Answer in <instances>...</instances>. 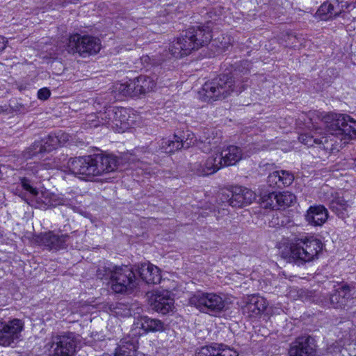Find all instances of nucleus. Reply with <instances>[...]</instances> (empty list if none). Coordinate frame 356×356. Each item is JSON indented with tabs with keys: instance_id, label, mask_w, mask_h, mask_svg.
Instances as JSON below:
<instances>
[{
	"instance_id": "nucleus-1",
	"label": "nucleus",
	"mask_w": 356,
	"mask_h": 356,
	"mask_svg": "<svg viewBox=\"0 0 356 356\" xmlns=\"http://www.w3.org/2000/svg\"><path fill=\"white\" fill-rule=\"evenodd\" d=\"M321 122L327 133H323L321 127H316L312 123L314 129L300 134L299 141L308 147H316L326 152H332L335 149V138L341 140L356 138V120L348 115L327 114L323 116Z\"/></svg>"
},
{
	"instance_id": "nucleus-2",
	"label": "nucleus",
	"mask_w": 356,
	"mask_h": 356,
	"mask_svg": "<svg viewBox=\"0 0 356 356\" xmlns=\"http://www.w3.org/2000/svg\"><path fill=\"white\" fill-rule=\"evenodd\" d=\"M118 161L113 155L97 154L71 158L67 162L69 170L74 175L90 179L118 169Z\"/></svg>"
},
{
	"instance_id": "nucleus-3",
	"label": "nucleus",
	"mask_w": 356,
	"mask_h": 356,
	"mask_svg": "<svg viewBox=\"0 0 356 356\" xmlns=\"http://www.w3.org/2000/svg\"><path fill=\"white\" fill-rule=\"evenodd\" d=\"M209 24L193 26L183 31L169 45V51L172 56L181 58L208 44L212 38Z\"/></svg>"
},
{
	"instance_id": "nucleus-4",
	"label": "nucleus",
	"mask_w": 356,
	"mask_h": 356,
	"mask_svg": "<svg viewBox=\"0 0 356 356\" xmlns=\"http://www.w3.org/2000/svg\"><path fill=\"white\" fill-rule=\"evenodd\" d=\"M241 81H236L228 74H222L207 81L198 92V97L202 101H215L225 99L232 93L239 94L243 91Z\"/></svg>"
},
{
	"instance_id": "nucleus-5",
	"label": "nucleus",
	"mask_w": 356,
	"mask_h": 356,
	"mask_svg": "<svg viewBox=\"0 0 356 356\" xmlns=\"http://www.w3.org/2000/svg\"><path fill=\"white\" fill-rule=\"evenodd\" d=\"M328 284L333 288L329 296L325 293H318L314 296V302L323 307L342 309L347 305L350 300L353 298L355 291L353 285L348 284H337V285H335L330 282Z\"/></svg>"
},
{
	"instance_id": "nucleus-6",
	"label": "nucleus",
	"mask_w": 356,
	"mask_h": 356,
	"mask_svg": "<svg viewBox=\"0 0 356 356\" xmlns=\"http://www.w3.org/2000/svg\"><path fill=\"white\" fill-rule=\"evenodd\" d=\"M80 337L74 332L54 335L45 344L47 356H74Z\"/></svg>"
},
{
	"instance_id": "nucleus-7",
	"label": "nucleus",
	"mask_w": 356,
	"mask_h": 356,
	"mask_svg": "<svg viewBox=\"0 0 356 356\" xmlns=\"http://www.w3.org/2000/svg\"><path fill=\"white\" fill-rule=\"evenodd\" d=\"M35 199V207L46 210L58 206H65L73 211H79L77 207L78 200L71 194H55L48 191L42 192L33 196Z\"/></svg>"
},
{
	"instance_id": "nucleus-8",
	"label": "nucleus",
	"mask_w": 356,
	"mask_h": 356,
	"mask_svg": "<svg viewBox=\"0 0 356 356\" xmlns=\"http://www.w3.org/2000/svg\"><path fill=\"white\" fill-rule=\"evenodd\" d=\"M101 49L99 39L89 36L74 34L70 37L66 50L70 54L79 53L83 58L95 54Z\"/></svg>"
},
{
	"instance_id": "nucleus-9",
	"label": "nucleus",
	"mask_w": 356,
	"mask_h": 356,
	"mask_svg": "<svg viewBox=\"0 0 356 356\" xmlns=\"http://www.w3.org/2000/svg\"><path fill=\"white\" fill-rule=\"evenodd\" d=\"M138 284V280L131 266H114L111 289L115 293H129L137 286Z\"/></svg>"
},
{
	"instance_id": "nucleus-10",
	"label": "nucleus",
	"mask_w": 356,
	"mask_h": 356,
	"mask_svg": "<svg viewBox=\"0 0 356 356\" xmlns=\"http://www.w3.org/2000/svg\"><path fill=\"white\" fill-rule=\"evenodd\" d=\"M189 303L200 312L209 314L220 312L225 307L221 296L213 293L197 292L189 299Z\"/></svg>"
},
{
	"instance_id": "nucleus-11",
	"label": "nucleus",
	"mask_w": 356,
	"mask_h": 356,
	"mask_svg": "<svg viewBox=\"0 0 356 356\" xmlns=\"http://www.w3.org/2000/svg\"><path fill=\"white\" fill-rule=\"evenodd\" d=\"M24 322L13 318L8 322L0 321V346H10L15 344L21 337Z\"/></svg>"
},
{
	"instance_id": "nucleus-12",
	"label": "nucleus",
	"mask_w": 356,
	"mask_h": 356,
	"mask_svg": "<svg viewBox=\"0 0 356 356\" xmlns=\"http://www.w3.org/2000/svg\"><path fill=\"white\" fill-rule=\"evenodd\" d=\"M300 264L315 259L322 250L321 241L314 236H306L296 241Z\"/></svg>"
},
{
	"instance_id": "nucleus-13",
	"label": "nucleus",
	"mask_w": 356,
	"mask_h": 356,
	"mask_svg": "<svg viewBox=\"0 0 356 356\" xmlns=\"http://www.w3.org/2000/svg\"><path fill=\"white\" fill-rule=\"evenodd\" d=\"M314 340L309 335L297 337L289 350V356H315Z\"/></svg>"
},
{
	"instance_id": "nucleus-14",
	"label": "nucleus",
	"mask_w": 356,
	"mask_h": 356,
	"mask_svg": "<svg viewBox=\"0 0 356 356\" xmlns=\"http://www.w3.org/2000/svg\"><path fill=\"white\" fill-rule=\"evenodd\" d=\"M68 234H56L54 232H44L37 237V243L49 250H59L67 248Z\"/></svg>"
},
{
	"instance_id": "nucleus-15",
	"label": "nucleus",
	"mask_w": 356,
	"mask_h": 356,
	"mask_svg": "<svg viewBox=\"0 0 356 356\" xmlns=\"http://www.w3.org/2000/svg\"><path fill=\"white\" fill-rule=\"evenodd\" d=\"M184 134L181 136L175 134L172 138L162 139L160 145L161 151L171 154L181 148H188L193 143V134L187 131Z\"/></svg>"
},
{
	"instance_id": "nucleus-16",
	"label": "nucleus",
	"mask_w": 356,
	"mask_h": 356,
	"mask_svg": "<svg viewBox=\"0 0 356 356\" xmlns=\"http://www.w3.org/2000/svg\"><path fill=\"white\" fill-rule=\"evenodd\" d=\"M224 167L222 159L217 154L207 158L205 161H198L193 164L192 170L198 176H208L216 172Z\"/></svg>"
},
{
	"instance_id": "nucleus-17",
	"label": "nucleus",
	"mask_w": 356,
	"mask_h": 356,
	"mask_svg": "<svg viewBox=\"0 0 356 356\" xmlns=\"http://www.w3.org/2000/svg\"><path fill=\"white\" fill-rule=\"evenodd\" d=\"M308 224L313 226H321L327 220L328 211L323 205L311 206L305 216Z\"/></svg>"
},
{
	"instance_id": "nucleus-18",
	"label": "nucleus",
	"mask_w": 356,
	"mask_h": 356,
	"mask_svg": "<svg viewBox=\"0 0 356 356\" xmlns=\"http://www.w3.org/2000/svg\"><path fill=\"white\" fill-rule=\"evenodd\" d=\"M140 277L147 284H156L161 280L160 269L150 264L144 263L138 268Z\"/></svg>"
},
{
	"instance_id": "nucleus-19",
	"label": "nucleus",
	"mask_w": 356,
	"mask_h": 356,
	"mask_svg": "<svg viewBox=\"0 0 356 356\" xmlns=\"http://www.w3.org/2000/svg\"><path fill=\"white\" fill-rule=\"evenodd\" d=\"M294 180L293 175L287 170H276L267 177V183L273 188H280L290 186Z\"/></svg>"
},
{
	"instance_id": "nucleus-20",
	"label": "nucleus",
	"mask_w": 356,
	"mask_h": 356,
	"mask_svg": "<svg viewBox=\"0 0 356 356\" xmlns=\"http://www.w3.org/2000/svg\"><path fill=\"white\" fill-rule=\"evenodd\" d=\"M195 356H238L234 350L224 344L203 346L196 353Z\"/></svg>"
},
{
	"instance_id": "nucleus-21",
	"label": "nucleus",
	"mask_w": 356,
	"mask_h": 356,
	"mask_svg": "<svg viewBox=\"0 0 356 356\" xmlns=\"http://www.w3.org/2000/svg\"><path fill=\"white\" fill-rule=\"evenodd\" d=\"M156 86L154 81L147 76L141 75L136 79L131 80V88L134 90L135 97L152 91Z\"/></svg>"
},
{
	"instance_id": "nucleus-22",
	"label": "nucleus",
	"mask_w": 356,
	"mask_h": 356,
	"mask_svg": "<svg viewBox=\"0 0 356 356\" xmlns=\"http://www.w3.org/2000/svg\"><path fill=\"white\" fill-rule=\"evenodd\" d=\"M267 307L266 300L259 295H251L246 298V312L249 317H256L261 314Z\"/></svg>"
},
{
	"instance_id": "nucleus-23",
	"label": "nucleus",
	"mask_w": 356,
	"mask_h": 356,
	"mask_svg": "<svg viewBox=\"0 0 356 356\" xmlns=\"http://www.w3.org/2000/svg\"><path fill=\"white\" fill-rule=\"evenodd\" d=\"M113 106L106 108L104 111H99L97 115H90L88 116V121L91 122L94 127L105 125L113 130V124L112 118L114 116Z\"/></svg>"
},
{
	"instance_id": "nucleus-24",
	"label": "nucleus",
	"mask_w": 356,
	"mask_h": 356,
	"mask_svg": "<svg viewBox=\"0 0 356 356\" xmlns=\"http://www.w3.org/2000/svg\"><path fill=\"white\" fill-rule=\"evenodd\" d=\"M278 253L286 261L300 265L296 243L291 244L285 242L280 243L278 245Z\"/></svg>"
},
{
	"instance_id": "nucleus-25",
	"label": "nucleus",
	"mask_w": 356,
	"mask_h": 356,
	"mask_svg": "<svg viewBox=\"0 0 356 356\" xmlns=\"http://www.w3.org/2000/svg\"><path fill=\"white\" fill-rule=\"evenodd\" d=\"M222 159L223 166H229L236 164L242 158L241 149L234 145L227 147L219 155Z\"/></svg>"
},
{
	"instance_id": "nucleus-26",
	"label": "nucleus",
	"mask_w": 356,
	"mask_h": 356,
	"mask_svg": "<svg viewBox=\"0 0 356 356\" xmlns=\"http://www.w3.org/2000/svg\"><path fill=\"white\" fill-rule=\"evenodd\" d=\"M152 305L156 312L165 314L172 309L174 300L168 295L158 293L155 295Z\"/></svg>"
},
{
	"instance_id": "nucleus-27",
	"label": "nucleus",
	"mask_w": 356,
	"mask_h": 356,
	"mask_svg": "<svg viewBox=\"0 0 356 356\" xmlns=\"http://www.w3.org/2000/svg\"><path fill=\"white\" fill-rule=\"evenodd\" d=\"M136 326L143 330L145 332H161L164 330V323L161 321L148 316H143L137 322Z\"/></svg>"
},
{
	"instance_id": "nucleus-28",
	"label": "nucleus",
	"mask_w": 356,
	"mask_h": 356,
	"mask_svg": "<svg viewBox=\"0 0 356 356\" xmlns=\"http://www.w3.org/2000/svg\"><path fill=\"white\" fill-rule=\"evenodd\" d=\"M114 116L112 118V123L113 124V130L120 131L124 129L129 124L128 120V111L123 107L113 106Z\"/></svg>"
},
{
	"instance_id": "nucleus-29",
	"label": "nucleus",
	"mask_w": 356,
	"mask_h": 356,
	"mask_svg": "<svg viewBox=\"0 0 356 356\" xmlns=\"http://www.w3.org/2000/svg\"><path fill=\"white\" fill-rule=\"evenodd\" d=\"M330 209L339 218L345 219L349 216L350 207L342 197H337L330 202Z\"/></svg>"
},
{
	"instance_id": "nucleus-30",
	"label": "nucleus",
	"mask_w": 356,
	"mask_h": 356,
	"mask_svg": "<svg viewBox=\"0 0 356 356\" xmlns=\"http://www.w3.org/2000/svg\"><path fill=\"white\" fill-rule=\"evenodd\" d=\"M130 86L131 80L129 82L115 83L111 90V92L113 93V98L115 100H121L127 97H134L133 88H131Z\"/></svg>"
},
{
	"instance_id": "nucleus-31",
	"label": "nucleus",
	"mask_w": 356,
	"mask_h": 356,
	"mask_svg": "<svg viewBox=\"0 0 356 356\" xmlns=\"http://www.w3.org/2000/svg\"><path fill=\"white\" fill-rule=\"evenodd\" d=\"M341 10H336L330 3H323L316 13V17L321 20H329L339 15Z\"/></svg>"
},
{
	"instance_id": "nucleus-32",
	"label": "nucleus",
	"mask_w": 356,
	"mask_h": 356,
	"mask_svg": "<svg viewBox=\"0 0 356 356\" xmlns=\"http://www.w3.org/2000/svg\"><path fill=\"white\" fill-rule=\"evenodd\" d=\"M261 207L270 210H278L277 194L275 192L264 193L259 198Z\"/></svg>"
},
{
	"instance_id": "nucleus-33",
	"label": "nucleus",
	"mask_w": 356,
	"mask_h": 356,
	"mask_svg": "<svg viewBox=\"0 0 356 356\" xmlns=\"http://www.w3.org/2000/svg\"><path fill=\"white\" fill-rule=\"evenodd\" d=\"M277 194L278 202L277 205H278V210L285 209L286 207L293 205L296 202V195L291 192L286 191Z\"/></svg>"
},
{
	"instance_id": "nucleus-34",
	"label": "nucleus",
	"mask_w": 356,
	"mask_h": 356,
	"mask_svg": "<svg viewBox=\"0 0 356 356\" xmlns=\"http://www.w3.org/2000/svg\"><path fill=\"white\" fill-rule=\"evenodd\" d=\"M232 207L242 208L245 202V195L241 187L235 186L232 191V197L228 200Z\"/></svg>"
},
{
	"instance_id": "nucleus-35",
	"label": "nucleus",
	"mask_w": 356,
	"mask_h": 356,
	"mask_svg": "<svg viewBox=\"0 0 356 356\" xmlns=\"http://www.w3.org/2000/svg\"><path fill=\"white\" fill-rule=\"evenodd\" d=\"M219 143V138L211 136L205 140H200L197 143V147L203 152L208 153L215 149Z\"/></svg>"
},
{
	"instance_id": "nucleus-36",
	"label": "nucleus",
	"mask_w": 356,
	"mask_h": 356,
	"mask_svg": "<svg viewBox=\"0 0 356 356\" xmlns=\"http://www.w3.org/2000/svg\"><path fill=\"white\" fill-rule=\"evenodd\" d=\"M45 152L42 146V141L36 140L33 144L24 152L26 159H31Z\"/></svg>"
},
{
	"instance_id": "nucleus-37",
	"label": "nucleus",
	"mask_w": 356,
	"mask_h": 356,
	"mask_svg": "<svg viewBox=\"0 0 356 356\" xmlns=\"http://www.w3.org/2000/svg\"><path fill=\"white\" fill-rule=\"evenodd\" d=\"M40 140L42 141V146L46 152L52 151L59 145L58 136H56L55 134H49Z\"/></svg>"
},
{
	"instance_id": "nucleus-38",
	"label": "nucleus",
	"mask_w": 356,
	"mask_h": 356,
	"mask_svg": "<svg viewBox=\"0 0 356 356\" xmlns=\"http://www.w3.org/2000/svg\"><path fill=\"white\" fill-rule=\"evenodd\" d=\"M114 275V266L106 267L100 266L97 270V277L102 280L109 281L111 285Z\"/></svg>"
},
{
	"instance_id": "nucleus-39",
	"label": "nucleus",
	"mask_w": 356,
	"mask_h": 356,
	"mask_svg": "<svg viewBox=\"0 0 356 356\" xmlns=\"http://www.w3.org/2000/svg\"><path fill=\"white\" fill-rule=\"evenodd\" d=\"M21 184H22V186L23 187L24 189H25L26 191H29L33 196H34L35 195H37V191L35 188H33L31 184H30V181L29 180L26 178V177H24L21 179Z\"/></svg>"
},
{
	"instance_id": "nucleus-40",
	"label": "nucleus",
	"mask_w": 356,
	"mask_h": 356,
	"mask_svg": "<svg viewBox=\"0 0 356 356\" xmlns=\"http://www.w3.org/2000/svg\"><path fill=\"white\" fill-rule=\"evenodd\" d=\"M51 95L50 90L47 88H43L38 91V98L40 100H47Z\"/></svg>"
},
{
	"instance_id": "nucleus-41",
	"label": "nucleus",
	"mask_w": 356,
	"mask_h": 356,
	"mask_svg": "<svg viewBox=\"0 0 356 356\" xmlns=\"http://www.w3.org/2000/svg\"><path fill=\"white\" fill-rule=\"evenodd\" d=\"M256 197V194L252 191L246 188V204H251Z\"/></svg>"
},
{
	"instance_id": "nucleus-42",
	"label": "nucleus",
	"mask_w": 356,
	"mask_h": 356,
	"mask_svg": "<svg viewBox=\"0 0 356 356\" xmlns=\"http://www.w3.org/2000/svg\"><path fill=\"white\" fill-rule=\"evenodd\" d=\"M285 36L287 37V40H286L287 43L285 44L286 47L293 44L294 41L297 39V36L293 33H286Z\"/></svg>"
},
{
	"instance_id": "nucleus-43",
	"label": "nucleus",
	"mask_w": 356,
	"mask_h": 356,
	"mask_svg": "<svg viewBox=\"0 0 356 356\" xmlns=\"http://www.w3.org/2000/svg\"><path fill=\"white\" fill-rule=\"evenodd\" d=\"M122 306V304L119 303L117 305V306L115 307H114V312L117 314V315H120V316H129L131 315V313L129 310L127 311H124V312H120L119 311V309H120V307Z\"/></svg>"
},
{
	"instance_id": "nucleus-44",
	"label": "nucleus",
	"mask_w": 356,
	"mask_h": 356,
	"mask_svg": "<svg viewBox=\"0 0 356 356\" xmlns=\"http://www.w3.org/2000/svg\"><path fill=\"white\" fill-rule=\"evenodd\" d=\"M7 39L3 36L0 35V52L5 49V48L7 46Z\"/></svg>"
},
{
	"instance_id": "nucleus-45",
	"label": "nucleus",
	"mask_w": 356,
	"mask_h": 356,
	"mask_svg": "<svg viewBox=\"0 0 356 356\" xmlns=\"http://www.w3.org/2000/svg\"><path fill=\"white\" fill-rule=\"evenodd\" d=\"M313 113H309V116L311 117L312 115H313Z\"/></svg>"
}]
</instances>
